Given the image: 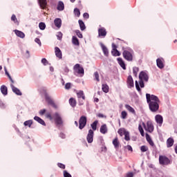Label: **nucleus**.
<instances>
[{
	"instance_id": "e433bc0d",
	"label": "nucleus",
	"mask_w": 177,
	"mask_h": 177,
	"mask_svg": "<svg viewBox=\"0 0 177 177\" xmlns=\"http://www.w3.org/2000/svg\"><path fill=\"white\" fill-rule=\"evenodd\" d=\"M11 20L12 21H14V23L15 24H17V26H19V21H17V18L16 17L15 15H12L11 17Z\"/></svg>"
},
{
	"instance_id": "ddd939ff",
	"label": "nucleus",
	"mask_w": 177,
	"mask_h": 177,
	"mask_svg": "<svg viewBox=\"0 0 177 177\" xmlns=\"http://www.w3.org/2000/svg\"><path fill=\"white\" fill-rule=\"evenodd\" d=\"M107 35V31L104 28H100L98 29V36L104 38Z\"/></svg>"
},
{
	"instance_id": "2f4dec72",
	"label": "nucleus",
	"mask_w": 177,
	"mask_h": 177,
	"mask_svg": "<svg viewBox=\"0 0 177 177\" xmlns=\"http://www.w3.org/2000/svg\"><path fill=\"white\" fill-rule=\"evenodd\" d=\"M1 92L4 95H8V87H6V86H5V85L1 86Z\"/></svg>"
},
{
	"instance_id": "49530a36",
	"label": "nucleus",
	"mask_w": 177,
	"mask_h": 177,
	"mask_svg": "<svg viewBox=\"0 0 177 177\" xmlns=\"http://www.w3.org/2000/svg\"><path fill=\"white\" fill-rule=\"evenodd\" d=\"M128 115V113H127V111H123L121 113V118L123 120H125L127 118V116Z\"/></svg>"
},
{
	"instance_id": "5fc2aeb1",
	"label": "nucleus",
	"mask_w": 177,
	"mask_h": 177,
	"mask_svg": "<svg viewBox=\"0 0 177 177\" xmlns=\"http://www.w3.org/2000/svg\"><path fill=\"white\" fill-rule=\"evenodd\" d=\"M57 167H59V168H61L62 169H66V165H63L62 163H57Z\"/></svg>"
},
{
	"instance_id": "c03bdc74",
	"label": "nucleus",
	"mask_w": 177,
	"mask_h": 177,
	"mask_svg": "<svg viewBox=\"0 0 177 177\" xmlns=\"http://www.w3.org/2000/svg\"><path fill=\"white\" fill-rule=\"evenodd\" d=\"M94 77L97 82H99L100 81V79L99 78V73L97 71L94 73Z\"/></svg>"
},
{
	"instance_id": "4be33fe9",
	"label": "nucleus",
	"mask_w": 177,
	"mask_h": 177,
	"mask_svg": "<svg viewBox=\"0 0 177 177\" xmlns=\"http://www.w3.org/2000/svg\"><path fill=\"white\" fill-rule=\"evenodd\" d=\"M174 138H169L167 140V147H172L174 146Z\"/></svg>"
},
{
	"instance_id": "c9c22d12",
	"label": "nucleus",
	"mask_w": 177,
	"mask_h": 177,
	"mask_svg": "<svg viewBox=\"0 0 177 177\" xmlns=\"http://www.w3.org/2000/svg\"><path fill=\"white\" fill-rule=\"evenodd\" d=\"M125 133H127V130L124 128L119 129L118 131V133H119L120 136L125 135Z\"/></svg>"
},
{
	"instance_id": "4c0bfd02",
	"label": "nucleus",
	"mask_w": 177,
	"mask_h": 177,
	"mask_svg": "<svg viewBox=\"0 0 177 177\" xmlns=\"http://www.w3.org/2000/svg\"><path fill=\"white\" fill-rule=\"evenodd\" d=\"M111 54L113 56H121V53L118 50H113L111 51Z\"/></svg>"
},
{
	"instance_id": "4d7b16f0",
	"label": "nucleus",
	"mask_w": 177,
	"mask_h": 177,
	"mask_svg": "<svg viewBox=\"0 0 177 177\" xmlns=\"http://www.w3.org/2000/svg\"><path fill=\"white\" fill-rule=\"evenodd\" d=\"M46 118H48L50 120H53V116L52 117V115L49 113H47L46 114Z\"/></svg>"
},
{
	"instance_id": "c85d7f7f",
	"label": "nucleus",
	"mask_w": 177,
	"mask_h": 177,
	"mask_svg": "<svg viewBox=\"0 0 177 177\" xmlns=\"http://www.w3.org/2000/svg\"><path fill=\"white\" fill-rule=\"evenodd\" d=\"M72 42L73 45H75L76 46H80V40H78V38H77V37L73 36L72 37Z\"/></svg>"
},
{
	"instance_id": "a19ab883",
	"label": "nucleus",
	"mask_w": 177,
	"mask_h": 177,
	"mask_svg": "<svg viewBox=\"0 0 177 177\" xmlns=\"http://www.w3.org/2000/svg\"><path fill=\"white\" fill-rule=\"evenodd\" d=\"M138 73H139V68L136 66L133 67V75H135V77L138 75Z\"/></svg>"
},
{
	"instance_id": "3c124183",
	"label": "nucleus",
	"mask_w": 177,
	"mask_h": 177,
	"mask_svg": "<svg viewBox=\"0 0 177 177\" xmlns=\"http://www.w3.org/2000/svg\"><path fill=\"white\" fill-rule=\"evenodd\" d=\"M57 39H59V41H62V38H63V33H62V32H58L57 33Z\"/></svg>"
},
{
	"instance_id": "f03ea898",
	"label": "nucleus",
	"mask_w": 177,
	"mask_h": 177,
	"mask_svg": "<svg viewBox=\"0 0 177 177\" xmlns=\"http://www.w3.org/2000/svg\"><path fill=\"white\" fill-rule=\"evenodd\" d=\"M122 56L127 62H132L133 60V54L129 50H124L122 52Z\"/></svg>"
},
{
	"instance_id": "9d476101",
	"label": "nucleus",
	"mask_w": 177,
	"mask_h": 177,
	"mask_svg": "<svg viewBox=\"0 0 177 177\" xmlns=\"http://www.w3.org/2000/svg\"><path fill=\"white\" fill-rule=\"evenodd\" d=\"M93 130L90 129L86 137L88 143H92L93 142Z\"/></svg>"
},
{
	"instance_id": "864d4df0",
	"label": "nucleus",
	"mask_w": 177,
	"mask_h": 177,
	"mask_svg": "<svg viewBox=\"0 0 177 177\" xmlns=\"http://www.w3.org/2000/svg\"><path fill=\"white\" fill-rule=\"evenodd\" d=\"M136 88L138 92H142V90L140 89V86H139V83H138V81H136Z\"/></svg>"
},
{
	"instance_id": "0e129e2a",
	"label": "nucleus",
	"mask_w": 177,
	"mask_h": 177,
	"mask_svg": "<svg viewBox=\"0 0 177 177\" xmlns=\"http://www.w3.org/2000/svg\"><path fill=\"white\" fill-rule=\"evenodd\" d=\"M126 177H133V173L132 172L127 173Z\"/></svg>"
},
{
	"instance_id": "f257e3e1",
	"label": "nucleus",
	"mask_w": 177,
	"mask_h": 177,
	"mask_svg": "<svg viewBox=\"0 0 177 177\" xmlns=\"http://www.w3.org/2000/svg\"><path fill=\"white\" fill-rule=\"evenodd\" d=\"M146 97L147 102L149 104V110L152 111V113L158 111V109H160V99H158V97L154 95L147 93Z\"/></svg>"
},
{
	"instance_id": "a18cd8bd",
	"label": "nucleus",
	"mask_w": 177,
	"mask_h": 177,
	"mask_svg": "<svg viewBox=\"0 0 177 177\" xmlns=\"http://www.w3.org/2000/svg\"><path fill=\"white\" fill-rule=\"evenodd\" d=\"M39 27L40 30H44L46 28V25H45V23L44 22H40L39 24Z\"/></svg>"
},
{
	"instance_id": "423d86ee",
	"label": "nucleus",
	"mask_w": 177,
	"mask_h": 177,
	"mask_svg": "<svg viewBox=\"0 0 177 177\" xmlns=\"http://www.w3.org/2000/svg\"><path fill=\"white\" fill-rule=\"evenodd\" d=\"M73 70L77 74H82V75L84 74V68L80 64H76L73 67Z\"/></svg>"
},
{
	"instance_id": "0eeeda50",
	"label": "nucleus",
	"mask_w": 177,
	"mask_h": 177,
	"mask_svg": "<svg viewBox=\"0 0 177 177\" xmlns=\"http://www.w3.org/2000/svg\"><path fill=\"white\" fill-rule=\"evenodd\" d=\"M53 119L55 121L56 125H62L63 124V120H62V116H60V114L59 113L56 112L53 115Z\"/></svg>"
},
{
	"instance_id": "a211bd4d",
	"label": "nucleus",
	"mask_w": 177,
	"mask_h": 177,
	"mask_svg": "<svg viewBox=\"0 0 177 177\" xmlns=\"http://www.w3.org/2000/svg\"><path fill=\"white\" fill-rule=\"evenodd\" d=\"M54 24L55 27H57V28H60V27H62V19L59 18H56L54 20Z\"/></svg>"
},
{
	"instance_id": "20e7f679",
	"label": "nucleus",
	"mask_w": 177,
	"mask_h": 177,
	"mask_svg": "<svg viewBox=\"0 0 177 177\" xmlns=\"http://www.w3.org/2000/svg\"><path fill=\"white\" fill-rule=\"evenodd\" d=\"M159 164L160 165H169L171 160L166 156H159Z\"/></svg>"
},
{
	"instance_id": "69168bd1",
	"label": "nucleus",
	"mask_w": 177,
	"mask_h": 177,
	"mask_svg": "<svg viewBox=\"0 0 177 177\" xmlns=\"http://www.w3.org/2000/svg\"><path fill=\"white\" fill-rule=\"evenodd\" d=\"M112 50H117V46L115 45V44H112Z\"/></svg>"
},
{
	"instance_id": "7c9ffc66",
	"label": "nucleus",
	"mask_w": 177,
	"mask_h": 177,
	"mask_svg": "<svg viewBox=\"0 0 177 177\" xmlns=\"http://www.w3.org/2000/svg\"><path fill=\"white\" fill-rule=\"evenodd\" d=\"M69 104L71 107H75L77 106V100L73 97L69 99Z\"/></svg>"
},
{
	"instance_id": "412c9836",
	"label": "nucleus",
	"mask_w": 177,
	"mask_h": 177,
	"mask_svg": "<svg viewBox=\"0 0 177 177\" xmlns=\"http://www.w3.org/2000/svg\"><path fill=\"white\" fill-rule=\"evenodd\" d=\"M34 120L35 121H37V122H39V124H41V125H44V127L46 126V124L45 123V121H44V120L41 119V118H39L38 116H35Z\"/></svg>"
},
{
	"instance_id": "de8ad7c7",
	"label": "nucleus",
	"mask_w": 177,
	"mask_h": 177,
	"mask_svg": "<svg viewBox=\"0 0 177 177\" xmlns=\"http://www.w3.org/2000/svg\"><path fill=\"white\" fill-rule=\"evenodd\" d=\"M140 150L142 153H145V152L147 151V150H149V148L145 145H142L140 147Z\"/></svg>"
},
{
	"instance_id": "6e6552de",
	"label": "nucleus",
	"mask_w": 177,
	"mask_h": 177,
	"mask_svg": "<svg viewBox=\"0 0 177 177\" xmlns=\"http://www.w3.org/2000/svg\"><path fill=\"white\" fill-rule=\"evenodd\" d=\"M86 125V116H82L79 120V128L80 129H84Z\"/></svg>"
},
{
	"instance_id": "f8f14e48",
	"label": "nucleus",
	"mask_w": 177,
	"mask_h": 177,
	"mask_svg": "<svg viewBox=\"0 0 177 177\" xmlns=\"http://www.w3.org/2000/svg\"><path fill=\"white\" fill-rule=\"evenodd\" d=\"M146 131H147V132H149L150 133H151V132L154 131V126L153 125V122H151V121L147 122Z\"/></svg>"
},
{
	"instance_id": "72a5a7b5",
	"label": "nucleus",
	"mask_w": 177,
	"mask_h": 177,
	"mask_svg": "<svg viewBox=\"0 0 177 177\" xmlns=\"http://www.w3.org/2000/svg\"><path fill=\"white\" fill-rule=\"evenodd\" d=\"M102 86V89L103 92H104V93H109V85L106 84H103Z\"/></svg>"
},
{
	"instance_id": "2eb2a0df",
	"label": "nucleus",
	"mask_w": 177,
	"mask_h": 177,
	"mask_svg": "<svg viewBox=\"0 0 177 177\" xmlns=\"http://www.w3.org/2000/svg\"><path fill=\"white\" fill-rule=\"evenodd\" d=\"M155 120H156L157 124H158L160 127H161L162 125L164 119L162 118V116L161 115H156L155 117Z\"/></svg>"
},
{
	"instance_id": "a878e982",
	"label": "nucleus",
	"mask_w": 177,
	"mask_h": 177,
	"mask_svg": "<svg viewBox=\"0 0 177 177\" xmlns=\"http://www.w3.org/2000/svg\"><path fill=\"white\" fill-rule=\"evenodd\" d=\"M57 10H64V3L63 1H59L57 7Z\"/></svg>"
},
{
	"instance_id": "473e14b6",
	"label": "nucleus",
	"mask_w": 177,
	"mask_h": 177,
	"mask_svg": "<svg viewBox=\"0 0 177 177\" xmlns=\"http://www.w3.org/2000/svg\"><path fill=\"white\" fill-rule=\"evenodd\" d=\"M146 139L147 141L149 143L150 146H154V142H153V140H151V138L148 133L146 134Z\"/></svg>"
},
{
	"instance_id": "6e6d98bb",
	"label": "nucleus",
	"mask_w": 177,
	"mask_h": 177,
	"mask_svg": "<svg viewBox=\"0 0 177 177\" xmlns=\"http://www.w3.org/2000/svg\"><path fill=\"white\" fill-rule=\"evenodd\" d=\"M64 177H71V174H70L67 171H64Z\"/></svg>"
},
{
	"instance_id": "338daca9",
	"label": "nucleus",
	"mask_w": 177,
	"mask_h": 177,
	"mask_svg": "<svg viewBox=\"0 0 177 177\" xmlns=\"http://www.w3.org/2000/svg\"><path fill=\"white\" fill-rule=\"evenodd\" d=\"M35 41L37 44H38V45H41V40L39 39L36 38Z\"/></svg>"
},
{
	"instance_id": "8fccbe9b",
	"label": "nucleus",
	"mask_w": 177,
	"mask_h": 177,
	"mask_svg": "<svg viewBox=\"0 0 177 177\" xmlns=\"http://www.w3.org/2000/svg\"><path fill=\"white\" fill-rule=\"evenodd\" d=\"M75 32L76 35L78 37V38H82V33H81V31H80V30H76Z\"/></svg>"
},
{
	"instance_id": "37998d69",
	"label": "nucleus",
	"mask_w": 177,
	"mask_h": 177,
	"mask_svg": "<svg viewBox=\"0 0 177 177\" xmlns=\"http://www.w3.org/2000/svg\"><path fill=\"white\" fill-rule=\"evenodd\" d=\"M74 13L75 15L77 16V17H80V16H81V12H80V9L78 8L74 9Z\"/></svg>"
},
{
	"instance_id": "5701e85b",
	"label": "nucleus",
	"mask_w": 177,
	"mask_h": 177,
	"mask_svg": "<svg viewBox=\"0 0 177 177\" xmlns=\"http://www.w3.org/2000/svg\"><path fill=\"white\" fill-rule=\"evenodd\" d=\"M115 149H118L120 147V141L118 140V138L116 137L115 139H113L112 142Z\"/></svg>"
},
{
	"instance_id": "ea45409f",
	"label": "nucleus",
	"mask_w": 177,
	"mask_h": 177,
	"mask_svg": "<svg viewBox=\"0 0 177 177\" xmlns=\"http://www.w3.org/2000/svg\"><path fill=\"white\" fill-rule=\"evenodd\" d=\"M138 131L141 136H145V131L143 130V127H142V124L138 125Z\"/></svg>"
},
{
	"instance_id": "7ed1b4c3",
	"label": "nucleus",
	"mask_w": 177,
	"mask_h": 177,
	"mask_svg": "<svg viewBox=\"0 0 177 177\" xmlns=\"http://www.w3.org/2000/svg\"><path fill=\"white\" fill-rule=\"evenodd\" d=\"M44 97L48 104L52 106V107H53L54 109H57V105L56 104V103H55L53 99H52V97L49 96V94H48L46 91L44 92Z\"/></svg>"
},
{
	"instance_id": "b1692460",
	"label": "nucleus",
	"mask_w": 177,
	"mask_h": 177,
	"mask_svg": "<svg viewBox=\"0 0 177 177\" xmlns=\"http://www.w3.org/2000/svg\"><path fill=\"white\" fill-rule=\"evenodd\" d=\"M100 132L102 133L103 135L107 133V125L103 124L101 126L100 129Z\"/></svg>"
},
{
	"instance_id": "1a4fd4ad",
	"label": "nucleus",
	"mask_w": 177,
	"mask_h": 177,
	"mask_svg": "<svg viewBox=\"0 0 177 177\" xmlns=\"http://www.w3.org/2000/svg\"><path fill=\"white\" fill-rule=\"evenodd\" d=\"M139 80L147 82L149 81V75L145 71H141L139 75Z\"/></svg>"
},
{
	"instance_id": "79ce46f5",
	"label": "nucleus",
	"mask_w": 177,
	"mask_h": 177,
	"mask_svg": "<svg viewBox=\"0 0 177 177\" xmlns=\"http://www.w3.org/2000/svg\"><path fill=\"white\" fill-rule=\"evenodd\" d=\"M124 140H127V142L131 140V137L129 136V132L127 131L124 133Z\"/></svg>"
},
{
	"instance_id": "dca6fc26",
	"label": "nucleus",
	"mask_w": 177,
	"mask_h": 177,
	"mask_svg": "<svg viewBox=\"0 0 177 177\" xmlns=\"http://www.w3.org/2000/svg\"><path fill=\"white\" fill-rule=\"evenodd\" d=\"M117 61H118V64L120 66V67H122V68H123V70H127V66H125V62H124L122 58L118 57L117 59Z\"/></svg>"
},
{
	"instance_id": "9b49d317",
	"label": "nucleus",
	"mask_w": 177,
	"mask_h": 177,
	"mask_svg": "<svg viewBox=\"0 0 177 177\" xmlns=\"http://www.w3.org/2000/svg\"><path fill=\"white\" fill-rule=\"evenodd\" d=\"M165 60H164V58H158L156 59V64H157V66L158 67V68H164L165 67V65H164V63H165Z\"/></svg>"
},
{
	"instance_id": "f3484780",
	"label": "nucleus",
	"mask_w": 177,
	"mask_h": 177,
	"mask_svg": "<svg viewBox=\"0 0 177 177\" xmlns=\"http://www.w3.org/2000/svg\"><path fill=\"white\" fill-rule=\"evenodd\" d=\"M10 87L12 88V92H14V93L18 95V96H21V91H20L19 88L15 87L13 84H10Z\"/></svg>"
},
{
	"instance_id": "bf43d9fd",
	"label": "nucleus",
	"mask_w": 177,
	"mask_h": 177,
	"mask_svg": "<svg viewBox=\"0 0 177 177\" xmlns=\"http://www.w3.org/2000/svg\"><path fill=\"white\" fill-rule=\"evenodd\" d=\"M71 88V83H66L65 84V89H70Z\"/></svg>"
},
{
	"instance_id": "774afa93",
	"label": "nucleus",
	"mask_w": 177,
	"mask_h": 177,
	"mask_svg": "<svg viewBox=\"0 0 177 177\" xmlns=\"http://www.w3.org/2000/svg\"><path fill=\"white\" fill-rule=\"evenodd\" d=\"M97 117H99V118H104V115H103L102 113H98L97 115Z\"/></svg>"
},
{
	"instance_id": "603ef678",
	"label": "nucleus",
	"mask_w": 177,
	"mask_h": 177,
	"mask_svg": "<svg viewBox=\"0 0 177 177\" xmlns=\"http://www.w3.org/2000/svg\"><path fill=\"white\" fill-rule=\"evenodd\" d=\"M41 63H42V64H44V66H48V64H49V62H48V60L46 58H43L41 59Z\"/></svg>"
},
{
	"instance_id": "052dcab7",
	"label": "nucleus",
	"mask_w": 177,
	"mask_h": 177,
	"mask_svg": "<svg viewBox=\"0 0 177 177\" xmlns=\"http://www.w3.org/2000/svg\"><path fill=\"white\" fill-rule=\"evenodd\" d=\"M4 71H5L6 75H8L9 80H11V76L9 74V73L8 72V69H6V68H4Z\"/></svg>"
},
{
	"instance_id": "f704fd0d",
	"label": "nucleus",
	"mask_w": 177,
	"mask_h": 177,
	"mask_svg": "<svg viewBox=\"0 0 177 177\" xmlns=\"http://www.w3.org/2000/svg\"><path fill=\"white\" fill-rule=\"evenodd\" d=\"M97 120L94 121L91 124V127L93 129V131H96L97 128Z\"/></svg>"
},
{
	"instance_id": "6ab92c4d",
	"label": "nucleus",
	"mask_w": 177,
	"mask_h": 177,
	"mask_svg": "<svg viewBox=\"0 0 177 177\" xmlns=\"http://www.w3.org/2000/svg\"><path fill=\"white\" fill-rule=\"evenodd\" d=\"M127 84L129 85V88H133V79L132 76L129 75L127 78Z\"/></svg>"
},
{
	"instance_id": "09e8293b",
	"label": "nucleus",
	"mask_w": 177,
	"mask_h": 177,
	"mask_svg": "<svg viewBox=\"0 0 177 177\" xmlns=\"http://www.w3.org/2000/svg\"><path fill=\"white\" fill-rule=\"evenodd\" d=\"M124 150L127 149L128 151H131V153H132V151H133V149H132V147L131 145H127L124 147Z\"/></svg>"
},
{
	"instance_id": "680f3d73",
	"label": "nucleus",
	"mask_w": 177,
	"mask_h": 177,
	"mask_svg": "<svg viewBox=\"0 0 177 177\" xmlns=\"http://www.w3.org/2000/svg\"><path fill=\"white\" fill-rule=\"evenodd\" d=\"M139 84H140V88H145V83L143 82V80H140Z\"/></svg>"
},
{
	"instance_id": "393cba45",
	"label": "nucleus",
	"mask_w": 177,
	"mask_h": 177,
	"mask_svg": "<svg viewBox=\"0 0 177 177\" xmlns=\"http://www.w3.org/2000/svg\"><path fill=\"white\" fill-rule=\"evenodd\" d=\"M101 48L102 49V52L105 56H109V49H107V47L104 46V44H101Z\"/></svg>"
},
{
	"instance_id": "39448f33",
	"label": "nucleus",
	"mask_w": 177,
	"mask_h": 177,
	"mask_svg": "<svg viewBox=\"0 0 177 177\" xmlns=\"http://www.w3.org/2000/svg\"><path fill=\"white\" fill-rule=\"evenodd\" d=\"M79 102V106H84V100H85V93L84 91H79L76 93Z\"/></svg>"
},
{
	"instance_id": "13d9d810",
	"label": "nucleus",
	"mask_w": 177,
	"mask_h": 177,
	"mask_svg": "<svg viewBox=\"0 0 177 177\" xmlns=\"http://www.w3.org/2000/svg\"><path fill=\"white\" fill-rule=\"evenodd\" d=\"M45 113H46V109H44L39 111V114H40V115H44Z\"/></svg>"
},
{
	"instance_id": "cd10ccee",
	"label": "nucleus",
	"mask_w": 177,
	"mask_h": 177,
	"mask_svg": "<svg viewBox=\"0 0 177 177\" xmlns=\"http://www.w3.org/2000/svg\"><path fill=\"white\" fill-rule=\"evenodd\" d=\"M15 32L17 37H19V38H24V37H26V35H24V32H23L20 30H15Z\"/></svg>"
},
{
	"instance_id": "e2e57ef3",
	"label": "nucleus",
	"mask_w": 177,
	"mask_h": 177,
	"mask_svg": "<svg viewBox=\"0 0 177 177\" xmlns=\"http://www.w3.org/2000/svg\"><path fill=\"white\" fill-rule=\"evenodd\" d=\"M84 19H89V14L88 12H85L83 15Z\"/></svg>"
},
{
	"instance_id": "bb28decb",
	"label": "nucleus",
	"mask_w": 177,
	"mask_h": 177,
	"mask_svg": "<svg viewBox=\"0 0 177 177\" xmlns=\"http://www.w3.org/2000/svg\"><path fill=\"white\" fill-rule=\"evenodd\" d=\"M78 23H79V26L80 27L81 31L85 30V29L86 28V26H85V24L84 23V21L80 19L78 21Z\"/></svg>"
},
{
	"instance_id": "c756f323",
	"label": "nucleus",
	"mask_w": 177,
	"mask_h": 177,
	"mask_svg": "<svg viewBox=\"0 0 177 177\" xmlns=\"http://www.w3.org/2000/svg\"><path fill=\"white\" fill-rule=\"evenodd\" d=\"M47 4L48 3L46 2V0H39L40 8L42 9H46Z\"/></svg>"
},
{
	"instance_id": "aec40b11",
	"label": "nucleus",
	"mask_w": 177,
	"mask_h": 177,
	"mask_svg": "<svg viewBox=\"0 0 177 177\" xmlns=\"http://www.w3.org/2000/svg\"><path fill=\"white\" fill-rule=\"evenodd\" d=\"M124 106L127 109V110L129 111V113H132V114L136 115V111H135V109L132 106H131V105L126 104Z\"/></svg>"
},
{
	"instance_id": "4468645a",
	"label": "nucleus",
	"mask_w": 177,
	"mask_h": 177,
	"mask_svg": "<svg viewBox=\"0 0 177 177\" xmlns=\"http://www.w3.org/2000/svg\"><path fill=\"white\" fill-rule=\"evenodd\" d=\"M55 56L58 57V59H62L63 58V54L62 53V50L59 47H55Z\"/></svg>"
},
{
	"instance_id": "58836bf2",
	"label": "nucleus",
	"mask_w": 177,
	"mask_h": 177,
	"mask_svg": "<svg viewBox=\"0 0 177 177\" xmlns=\"http://www.w3.org/2000/svg\"><path fill=\"white\" fill-rule=\"evenodd\" d=\"M24 125L25 127H29V128H30L31 125H32V120H27L24 122Z\"/></svg>"
}]
</instances>
